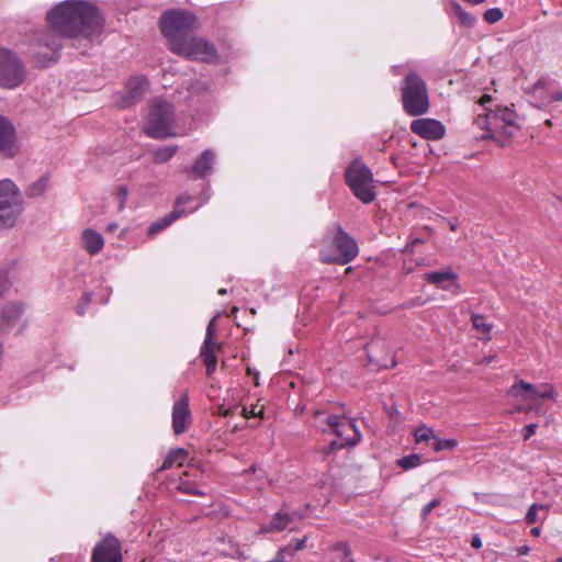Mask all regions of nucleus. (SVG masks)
<instances>
[{
	"instance_id": "38",
	"label": "nucleus",
	"mask_w": 562,
	"mask_h": 562,
	"mask_svg": "<svg viewBox=\"0 0 562 562\" xmlns=\"http://www.w3.org/2000/svg\"><path fill=\"white\" fill-rule=\"evenodd\" d=\"M351 446L350 443H345V440L344 439H336V440H333L329 446L327 447V449L325 450V453H330L333 451H336V450H339V449H342V448H346V447H349Z\"/></svg>"
},
{
	"instance_id": "34",
	"label": "nucleus",
	"mask_w": 562,
	"mask_h": 562,
	"mask_svg": "<svg viewBox=\"0 0 562 562\" xmlns=\"http://www.w3.org/2000/svg\"><path fill=\"white\" fill-rule=\"evenodd\" d=\"M483 18L485 22L493 24L502 20L503 12L498 8H492L484 12Z\"/></svg>"
},
{
	"instance_id": "45",
	"label": "nucleus",
	"mask_w": 562,
	"mask_h": 562,
	"mask_svg": "<svg viewBox=\"0 0 562 562\" xmlns=\"http://www.w3.org/2000/svg\"><path fill=\"white\" fill-rule=\"evenodd\" d=\"M471 546L474 549H481L482 548L483 543H482V540H481V538H480V536L477 533L472 536Z\"/></svg>"
},
{
	"instance_id": "10",
	"label": "nucleus",
	"mask_w": 562,
	"mask_h": 562,
	"mask_svg": "<svg viewBox=\"0 0 562 562\" xmlns=\"http://www.w3.org/2000/svg\"><path fill=\"white\" fill-rule=\"evenodd\" d=\"M516 112L508 106H498L490 110L485 116L479 115L476 124L488 131H502L504 135L512 136L518 127Z\"/></svg>"
},
{
	"instance_id": "2",
	"label": "nucleus",
	"mask_w": 562,
	"mask_h": 562,
	"mask_svg": "<svg viewBox=\"0 0 562 562\" xmlns=\"http://www.w3.org/2000/svg\"><path fill=\"white\" fill-rule=\"evenodd\" d=\"M198 29L196 16L187 10H171L160 18V30L171 52L178 48Z\"/></svg>"
},
{
	"instance_id": "59",
	"label": "nucleus",
	"mask_w": 562,
	"mask_h": 562,
	"mask_svg": "<svg viewBox=\"0 0 562 562\" xmlns=\"http://www.w3.org/2000/svg\"><path fill=\"white\" fill-rule=\"evenodd\" d=\"M555 562H562V558H558Z\"/></svg>"
},
{
	"instance_id": "57",
	"label": "nucleus",
	"mask_w": 562,
	"mask_h": 562,
	"mask_svg": "<svg viewBox=\"0 0 562 562\" xmlns=\"http://www.w3.org/2000/svg\"><path fill=\"white\" fill-rule=\"evenodd\" d=\"M254 375H255V383H256V385H258V381H257L258 380V372H255Z\"/></svg>"
},
{
	"instance_id": "55",
	"label": "nucleus",
	"mask_w": 562,
	"mask_h": 562,
	"mask_svg": "<svg viewBox=\"0 0 562 562\" xmlns=\"http://www.w3.org/2000/svg\"><path fill=\"white\" fill-rule=\"evenodd\" d=\"M220 295H225L227 293L226 289H220L217 292Z\"/></svg>"
},
{
	"instance_id": "36",
	"label": "nucleus",
	"mask_w": 562,
	"mask_h": 562,
	"mask_svg": "<svg viewBox=\"0 0 562 562\" xmlns=\"http://www.w3.org/2000/svg\"><path fill=\"white\" fill-rule=\"evenodd\" d=\"M542 508V505L532 504L526 514V522L529 525L535 524L538 520V510Z\"/></svg>"
},
{
	"instance_id": "12",
	"label": "nucleus",
	"mask_w": 562,
	"mask_h": 562,
	"mask_svg": "<svg viewBox=\"0 0 562 562\" xmlns=\"http://www.w3.org/2000/svg\"><path fill=\"white\" fill-rule=\"evenodd\" d=\"M91 562H122V548L119 539L112 533H108L93 548Z\"/></svg>"
},
{
	"instance_id": "58",
	"label": "nucleus",
	"mask_w": 562,
	"mask_h": 562,
	"mask_svg": "<svg viewBox=\"0 0 562 562\" xmlns=\"http://www.w3.org/2000/svg\"><path fill=\"white\" fill-rule=\"evenodd\" d=\"M546 124H547V125H551V121H550V120H547V121H546Z\"/></svg>"
},
{
	"instance_id": "8",
	"label": "nucleus",
	"mask_w": 562,
	"mask_h": 562,
	"mask_svg": "<svg viewBox=\"0 0 562 562\" xmlns=\"http://www.w3.org/2000/svg\"><path fill=\"white\" fill-rule=\"evenodd\" d=\"M26 79V69L22 60L10 49L0 48V87L15 89Z\"/></svg>"
},
{
	"instance_id": "49",
	"label": "nucleus",
	"mask_w": 562,
	"mask_h": 562,
	"mask_svg": "<svg viewBox=\"0 0 562 562\" xmlns=\"http://www.w3.org/2000/svg\"><path fill=\"white\" fill-rule=\"evenodd\" d=\"M82 303H85V305H89L90 302H91V293L90 292H85L81 296V300H80Z\"/></svg>"
},
{
	"instance_id": "56",
	"label": "nucleus",
	"mask_w": 562,
	"mask_h": 562,
	"mask_svg": "<svg viewBox=\"0 0 562 562\" xmlns=\"http://www.w3.org/2000/svg\"><path fill=\"white\" fill-rule=\"evenodd\" d=\"M531 532L535 535V536H539L540 531H539V528H533L531 530Z\"/></svg>"
},
{
	"instance_id": "50",
	"label": "nucleus",
	"mask_w": 562,
	"mask_h": 562,
	"mask_svg": "<svg viewBox=\"0 0 562 562\" xmlns=\"http://www.w3.org/2000/svg\"><path fill=\"white\" fill-rule=\"evenodd\" d=\"M529 551H530V548L528 546H521V547L517 548L518 555H526L529 553Z\"/></svg>"
},
{
	"instance_id": "32",
	"label": "nucleus",
	"mask_w": 562,
	"mask_h": 562,
	"mask_svg": "<svg viewBox=\"0 0 562 562\" xmlns=\"http://www.w3.org/2000/svg\"><path fill=\"white\" fill-rule=\"evenodd\" d=\"M458 441L456 439H440L437 436H435L434 441L431 442V448L436 451H442V450H452L457 447Z\"/></svg>"
},
{
	"instance_id": "17",
	"label": "nucleus",
	"mask_w": 562,
	"mask_h": 562,
	"mask_svg": "<svg viewBox=\"0 0 562 562\" xmlns=\"http://www.w3.org/2000/svg\"><path fill=\"white\" fill-rule=\"evenodd\" d=\"M507 394L524 401L533 400L536 397L549 398L553 395V389L546 386L543 391L539 392L531 383L519 381L510 386Z\"/></svg>"
},
{
	"instance_id": "47",
	"label": "nucleus",
	"mask_w": 562,
	"mask_h": 562,
	"mask_svg": "<svg viewBox=\"0 0 562 562\" xmlns=\"http://www.w3.org/2000/svg\"><path fill=\"white\" fill-rule=\"evenodd\" d=\"M237 411H238V407L234 406V407H229V408L222 411L221 414H222V416L227 417V416H233V415L237 414Z\"/></svg>"
},
{
	"instance_id": "4",
	"label": "nucleus",
	"mask_w": 562,
	"mask_h": 562,
	"mask_svg": "<svg viewBox=\"0 0 562 562\" xmlns=\"http://www.w3.org/2000/svg\"><path fill=\"white\" fill-rule=\"evenodd\" d=\"M402 102L405 112L412 116L423 115L429 109L426 82L416 72H409L404 78Z\"/></svg>"
},
{
	"instance_id": "42",
	"label": "nucleus",
	"mask_w": 562,
	"mask_h": 562,
	"mask_svg": "<svg viewBox=\"0 0 562 562\" xmlns=\"http://www.w3.org/2000/svg\"><path fill=\"white\" fill-rule=\"evenodd\" d=\"M440 505V501L439 499H432L431 502H429L427 505H425L422 509V518L423 519H426V517L430 514V512L438 507Z\"/></svg>"
},
{
	"instance_id": "7",
	"label": "nucleus",
	"mask_w": 562,
	"mask_h": 562,
	"mask_svg": "<svg viewBox=\"0 0 562 562\" xmlns=\"http://www.w3.org/2000/svg\"><path fill=\"white\" fill-rule=\"evenodd\" d=\"M345 180L357 199L369 204L375 199L372 182L373 175L369 167L355 160L345 171Z\"/></svg>"
},
{
	"instance_id": "26",
	"label": "nucleus",
	"mask_w": 562,
	"mask_h": 562,
	"mask_svg": "<svg viewBox=\"0 0 562 562\" xmlns=\"http://www.w3.org/2000/svg\"><path fill=\"white\" fill-rule=\"evenodd\" d=\"M178 151L177 145H169L157 148L153 151L154 161L157 164H165L169 161Z\"/></svg>"
},
{
	"instance_id": "52",
	"label": "nucleus",
	"mask_w": 562,
	"mask_h": 562,
	"mask_svg": "<svg viewBox=\"0 0 562 562\" xmlns=\"http://www.w3.org/2000/svg\"><path fill=\"white\" fill-rule=\"evenodd\" d=\"M492 101V97L488 95V94H484L481 100H480V103L484 106L486 103L491 102Z\"/></svg>"
},
{
	"instance_id": "1",
	"label": "nucleus",
	"mask_w": 562,
	"mask_h": 562,
	"mask_svg": "<svg viewBox=\"0 0 562 562\" xmlns=\"http://www.w3.org/2000/svg\"><path fill=\"white\" fill-rule=\"evenodd\" d=\"M49 29L37 38L38 45L54 55L61 48V37L91 41L102 32L103 19L97 5L85 0H65L47 13Z\"/></svg>"
},
{
	"instance_id": "54",
	"label": "nucleus",
	"mask_w": 562,
	"mask_h": 562,
	"mask_svg": "<svg viewBox=\"0 0 562 562\" xmlns=\"http://www.w3.org/2000/svg\"><path fill=\"white\" fill-rule=\"evenodd\" d=\"M422 243H423V240H422L420 238H415V239L412 241V246L414 247V246H416V245H418V244H422Z\"/></svg>"
},
{
	"instance_id": "19",
	"label": "nucleus",
	"mask_w": 562,
	"mask_h": 562,
	"mask_svg": "<svg viewBox=\"0 0 562 562\" xmlns=\"http://www.w3.org/2000/svg\"><path fill=\"white\" fill-rule=\"evenodd\" d=\"M147 80L142 76L132 77L126 83V92L125 95L122 97L119 105L121 108H128L134 102L138 101L146 91Z\"/></svg>"
},
{
	"instance_id": "16",
	"label": "nucleus",
	"mask_w": 562,
	"mask_h": 562,
	"mask_svg": "<svg viewBox=\"0 0 562 562\" xmlns=\"http://www.w3.org/2000/svg\"><path fill=\"white\" fill-rule=\"evenodd\" d=\"M411 131L423 138L438 140L445 136L443 124L435 119H417L411 124Z\"/></svg>"
},
{
	"instance_id": "37",
	"label": "nucleus",
	"mask_w": 562,
	"mask_h": 562,
	"mask_svg": "<svg viewBox=\"0 0 562 562\" xmlns=\"http://www.w3.org/2000/svg\"><path fill=\"white\" fill-rule=\"evenodd\" d=\"M128 195L126 186H120L116 190V198L119 200V211H122L125 206V202Z\"/></svg>"
},
{
	"instance_id": "31",
	"label": "nucleus",
	"mask_w": 562,
	"mask_h": 562,
	"mask_svg": "<svg viewBox=\"0 0 562 562\" xmlns=\"http://www.w3.org/2000/svg\"><path fill=\"white\" fill-rule=\"evenodd\" d=\"M422 463V456L417 453H412L409 456H405L397 460L398 467L403 470H411L418 467Z\"/></svg>"
},
{
	"instance_id": "30",
	"label": "nucleus",
	"mask_w": 562,
	"mask_h": 562,
	"mask_svg": "<svg viewBox=\"0 0 562 562\" xmlns=\"http://www.w3.org/2000/svg\"><path fill=\"white\" fill-rule=\"evenodd\" d=\"M473 327L482 333L488 335L492 330V325L487 323L486 317L481 314H473L471 317Z\"/></svg>"
},
{
	"instance_id": "41",
	"label": "nucleus",
	"mask_w": 562,
	"mask_h": 562,
	"mask_svg": "<svg viewBox=\"0 0 562 562\" xmlns=\"http://www.w3.org/2000/svg\"><path fill=\"white\" fill-rule=\"evenodd\" d=\"M205 368H206V375L207 376H211L215 370H216V364H217V359L216 357L215 358H207V359H204L202 360Z\"/></svg>"
},
{
	"instance_id": "18",
	"label": "nucleus",
	"mask_w": 562,
	"mask_h": 562,
	"mask_svg": "<svg viewBox=\"0 0 562 562\" xmlns=\"http://www.w3.org/2000/svg\"><path fill=\"white\" fill-rule=\"evenodd\" d=\"M425 280L446 291L458 292L460 289L458 274L450 269L441 271H431L425 274Z\"/></svg>"
},
{
	"instance_id": "35",
	"label": "nucleus",
	"mask_w": 562,
	"mask_h": 562,
	"mask_svg": "<svg viewBox=\"0 0 562 562\" xmlns=\"http://www.w3.org/2000/svg\"><path fill=\"white\" fill-rule=\"evenodd\" d=\"M239 414L247 419L251 417H262L263 409L262 407L258 409V405H252L249 409L247 407H241Z\"/></svg>"
},
{
	"instance_id": "6",
	"label": "nucleus",
	"mask_w": 562,
	"mask_h": 562,
	"mask_svg": "<svg viewBox=\"0 0 562 562\" xmlns=\"http://www.w3.org/2000/svg\"><path fill=\"white\" fill-rule=\"evenodd\" d=\"M24 210L22 194L10 179L0 181V226L13 227Z\"/></svg>"
},
{
	"instance_id": "48",
	"label": "nucleus",
	"mask_w": 562,
	"mask_h": 562,
	"mask_svg": "<svg viewBox=\"0 0 562 562\" xmlns=\"http://www.w3.org/2000/svg\"><path fill=\"white\" fill-rule=\"evenodd\" d=\"M88 305H85V303H82L81 301L77 304L76 306V313L79 315V316H83L85 313H86V310H87Z\"/></svg>"
},
{
	"instance_id": "11",
	"label": "nucleus",
	"mask_w": 562,
	"mask_h": 562,
	"mask_svg": "<svg viewBox=\"0 0 562 562\" xmlns=\"http://www.w3.org/2000/svg\"><path fill=\"white\" fill-rule=\"evenodd\" d=\"M326 424L338 438L345 440V443L356 446L361 439L356 423L350 418L330 415L326 418Z\"/></svg>"
},
{
	"instance_id": "44",
	"label": "nucleus",
	"mask_w": 562,
	"mask_h": 562,
	"mask_svg": "<svg viewBox=\"0 0 562 562\" xmlns=\"http://www.w3.org/2000/svg\"><path fill=\"white\" fill-rule=\"evenodd\" d=\"M537 425L536 424H528L524 428V439L528 440L531 436L536 434Z\"/></svg>"
},
{
	"instance_id": "20",
	"label": "nucleus",
	"mask_w": 562,
	"mask_h": 562,
	"mask_svg": "<svg viewBox=\"0 0 562 562\" xmlns=\"http://www.w3.org/2000/svg\"><path fill=\"white\" fill-rule=\"evenodd\" d=\"M23 314V304L8 302L0 310V331H9Z\"/></svg>"
},
{
	"instance_id": "21",
	"label": "nucleus",
	"mask_w": 562,
	"mask_h": 562,
	"mask_svg": "<svg viewBox=\"0 0 562 562\" xmlns=\"http://www.w3.org/2000/svg\"><path fill=\"white\" fill-rule=\"evenodd\" d=\"M549 81L546 78H540L532 86V94L539 100L538 108L549 106L554 101L562 102V90L550 93Z\"/></svg>"
},
{
	"instance_id": "27",
	"label": "nucleus",
	"mask_w": 562,
	"mask_h": 562,
	"mask_svg": "<svg viewBox=\"0 0 562 562\" xmlns=\"http://www.w3.org/2000/svg\"><path fill=\"white\" fill-rule=\"evenodd\" d=\"M453 10L461 25L465 27H473L475 25V16L470 12L464 11L459 3L453 4Z\"/></svg>"
},
{
	"instance_id": "51",
	"label": "nucleus",
	"mask_w": 562,
	"mask_h": 562,
	"mask_svg": "<svg viewBox=\"0 0 562 562\" xmlns=\"http://www.w3.org/2000/svg\"><path fill=\"white\" fill-rule=\"evenodd\" d=\"M194 91L206 90V85L204 82L198 81L195 86H193Z\"/></svg>"
},
{
	"instance_id": "25",
	"label": "nucleus",
	"mask_w": 562,
	"mask_h": 562,
	"mask_svg": "<svg viewBox=\"0 0 562 562\" xmlns=\"http://www.w3.org/2000/svg\"><path fill=\"white\" fill-rule=\"evenodd\" d=\"M292 521V517L288 513L278 512L273 515L270 524L266 527H263V531L271 532V531H282L284 530L288 525Z\"/></svg>"
},
{
	"instance_id": "29",
	"label": "nucleus",
	"mask_w": 562,
	"mask_h": 562,
	"mask_svg": "<svg viewBox=\"0 0 562 562\" xmlns=\"http://www.w3.org/2000/svg\"><path fill=\"white\" fill-rule=\"evenodd\" d=\"M216 349H220V345L214 340V338L205 337L201 347L200 358L202 360L207 358H215Z\"/></svg>"
},
{
	"instance_id": "28",
	"label": "nucleus",
	"mask_w": 562,
	"mask_h": 562,
	"mask_svg": "<svg viewBox=\"0 0 562 562\" xmlns=\"http://www.w3.org/2000/svg\"><path fill=\"white\" fill-rule=\"evenodd\" d=\"M48 187V179L46 177H42L35 182L31 183L25 193L30 198H36L42 195Z\"/></svg>"
},
{
	"instance_id": "39",
	"label": "nucleus",
	"mask_w": 562,
	"mask_h": 562,
	"mask_svg": "<svg viewBox=\"0 0 562 562\" xmlns=\"http://www.w3.org/2000/svg\"><path fill=\"white\" fill-rule=\"evenodd\" d=\"M336 549L344 551V558H342L341 562H353V560L351 558V550H350V547L348 546V543L339 542L336 546Z\"/></svg>"
},
{
	"instance_id": "3",
	"label": "nucleus",
	"mask_w": 562,
	"mask_h": 562,
	"mask_svg": "<svg viewBox=\"0 0 562 562\" xmlns=\"http://www.w3.org/2000/svg\"><path fill=\"white\" fill-rule=\"evenodd\" d=\"M358 252L357 241L341 226H338L333 239L323 245L319 258L324 263L347 265L358 256Z\"/></svg>"
},
{
	"instance_id": "53",
	"label": "nucleus",
	"mask_w": 562,
	"mask_h": 562,
	"mask_svg": "<svg viewBox=\"0 0 562 562\" xmlns=\"http://www.w3.org/2000/svg\"><path fill=\"white\" fill-rule=\"evenodd\" d=\"M116 228H117V224H115V223H111L108 225V231H110V232H114Z\"/></svg>"
},
{
	"instance_id": "43",
	"label": "nucleus",
	"mask_w": 562,
	"mask_h": 562,
	"mask_svg": "<svg viewBox=\"0 0 562 562\" xmlns=\"http://www.w3.org/2000/svg\"><path fill=\"white\" fill-rule=\"evenodd\" d=\"M306 537H303L302 539L295 540L290 542L291 544V552L294 554L296 551L303 550L305 548Z\"/></svg>"
},
{
	"instance_id": "23",
	"label": "nucleus",
	"mask_w": 562,
	"mask_h": 562,
	"mask_svg": "<svg viewBox=\"0 0 562 562\" xmlns=\"http://www.w3.org/2000/svg\"><path fill=\"white\" fill-rule=\"evenodd\" d=\"M214 160L215 153L212 149H205L191 167V171L195 177L204 178L211 172Z\"/></svg>"
},
{
	"instance_id": "14",
	"label": "nucleus",
	"mask_w": 562,
	"mask_h": 562,
	"mask_svg": "<svg viewBox=\"0 0 562 562\" xmlns=\"http://www.w3.org/2000/svg\"><path fill=\"white\" fill-rule=\"evenodd\" d=\"M16 133L12 122L0 114V154L7 158L16 155Z\"/></svg>"
},
{
	"instance_id": "40",
	"label": "nucleus",
	"mask_w": 562,
	"mask_h": 562,
	"mask_svg": "<svg viewBox=\"0 0 562 562\" xmlns=\"http://www.w3.org/2000/svg\"><path fill=\"white\" fill-rule=\"evenodd\" d=\"M9 286H10V280L8 278V272L0 270V297L9 289Z\"/></svg>"
},
{
	"instance_id": "9",
	"label": "nucleus",
	"mask_w": 562,
	"mask_h": 562,
	"mask_svg": "<svg viewBox=\"0 0 562 562\" xmlns=\"http://www.w3.org/2000/svg\"><path fill=\"white\" fill-rule=\"evenodd\" d=\"M172 53L191 60L209 64H214L218 60V53L213 43L203 37L192 35Z\"/></svg>"
},
{
	"instance_id": "24",
	"label": "nucleus",
	"mask_w": 562,
	"mask_h": 562,
	"mask_svg": "<svg viewBox=\"0 0 562 562\" xmlns=\"http://www.w3.org/2000/svg\"><path fill=\"white\" fill-rule=\"evenodd\" d=\"M188 451L183 448H177L169 451L167 457L165 458L159 471H164L170 469L175 464L183 465L188 458Z\"/></svg>"
},
{
	"instance_id": "15",
	"label": "nucleus",
	"mask_w": 562,
	"mask_h": 562,
	"mask_svg": "<svg viewBox=\"0 0 562 562\" xmlns=\"http://www.w3.org/2000/svg\"><path fill=\"white\" fill-rule=\"evenodd\" d=\"M192 422L189 396L184 393L172 407V429L176 435L186 432Z\"/></svg>"
},
{
	"instance_id": "46",
	"label": "nucleus",
	"mask_w": 562,
	"mask_h": 562,
	"mask_svg": "<svg viewBox=\"0 0 562 562\" xmlns=\"http://www.w3.org/2000/svg\"><path fill=\"white\" fill-rule=\"evenodd\" d=\"M214 322H215V317L209 323V325L206 327L205 337L214 338V333H215Z\"/></svg>"
},
{
	"instance_id": "5",
	"label": "nucleus",
	"mask_w": 562,
	"mask_h": 562,
	"mask_svg": "<svg viewBox=\"0 0 562 562\" xmlns=\"http://www.w3.org/2000/svg\"><path fill=\"white\" fill-rule=\"evenodd\" d=\"M173 122V105L165 100L155 99L149 106L144 131L153 138H166L173 135L171 132Z\"/></svg>"
},
{
	"instance_id": "13",
	"label": "nucleus",
	"mask_w": 562,
	"mask_h": 562,
	"mask_svg": "<svg viewBox=\"0 0 562 562\" xmlns=\"http://www.w3.org/2000/svg\"><path fill=\"white\" fill-rule=\"evenodd\" d=\"M191 200H192V196L190 194L184 193V194L179 195L176 199L173 210L169 214H167L164 217H160L157 221H155L154 223H151V225L148 228V235L154 236V235L160 233L161 231H164L165 228L170 226L176 220L181 217L186 213L182 205L186 203H189Z\"/></svg>"
},
{
	"instance_id": "33",
	"label": "nucleus",
	"mask_w": 562,
	"mask_h": 562,
	"mask_svg": "<svg viewBox=\"0 0 562 562\" xmlns=\"http://www.w3.org/2000/svg\"><path fill=\"white\" fill-rule=\"evenodd\" d=\"M415 441L417 443H420V442H428V441H434L435 439V432L432 431V429L430 428H427L425 426H422V427H418L416 430H415Z\"/></svg>"
},
{
	"instance_id": "22",
	"label": "nucleus",
	"mask_w": 562,
	"mask_h": 562,
	"mask_svg": "<svg viewBox=\"0 0 562 562\" xmlns=\"http://www.w3.org/2000/svg\"><path fill=\"white\" fill-rule=\"evenodd\" d=\"M81 244L82 248L90 256H95L102 250L104 240L100 233L95 232L94 229L87 228L82 232Z\"/></svg>"
}]
</instances>
